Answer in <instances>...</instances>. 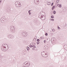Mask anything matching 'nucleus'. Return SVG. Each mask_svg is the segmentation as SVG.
Wrapping results in <instances>:
<instances>
[{
	"mask_svg": "<svg viewBox=\"0 0 67 67\" xmlns=\"http://www.w3.org/2000/svg\"><path fill=\"white\" fill-rule=\"evenodd\" d=\"M41 55L43 57H47L48 56V53H44V51L41 53Z\"/></svg>",
	"mask_w": 67,
	"mask_h": 67,
	"instance_id": "f257e3e1",
	"label": "nucleus"
},
{
	"mask_svg": "<svg viewBox=\"0 0 67 67\" xmlns=\"http://www.w3.org/2000/svg\"><path fill=\"white\" fill-rule=\"evenodd\" d=\"M2 50L4 52H5V48L4 47L3 45H2L1 47Z\"/></svg>",
	"mask_w": 67,
	"mask_h": 67,
	"instance_id": "f03ea898",
	"label": "nucleus"
},
{
	"mask_svg": "<svg viewBox=\"0 0 67 67\" xmlns=\"http://www.w3.org/2000/svg\"><path fill=\"white\" fill-rule=\"evenodd\" d=\"M30 65V62L27 63L26 64H25V66L27 67H29Z\"/></svg>",
	"mask_w": 67,
	"mask_h": 67,
	"instance_id": "7ed1b4c3",
	"label": "nucleus"
},
{
	"mask_svg": "<svg viewBox=\"0 0 67 67\" xmlns=\"http://www.w3.org/2000/svg\"><path fill=\"white\" fill-rule=\"evenodd\" d=\"M38 0H35L34 2L35 4H38Z\"/></svg>",
	"mask_w": 67,
	"mask_h": 67,
	"instance_id": "20e7f679",
	"label": "nucleus"
},
{
	"mask_svg": "<svg viewBox=\"0 0 67 67\" xmlns=\"http://www.w3.org/2000/svg\"><path fill=\"white\" fill-rule=\"evenodd\" d=\"M29 47H31V48L34 47V48H35V47H36L34 45V46H33L31 45H30Z\"/></svg>",
	"mask_w": 67,
	"mask_h": 67,
	"instance_id": "39448f33",
	"label": "nucleus"
},
{
	"mask_svg": "<svg viewBox=\"0 0 67 67\" xmlns=\"http://www.w3.org/2000/svg\"><path fill=\"white\" fill-rule=\"evenodd\" d=\"M3 45L4 46V47H5H5H6L7 46H8V45H7L6 44H3Z\"/></svg>",
	"mask_w": 67,
	"mask_h": 67,
	"instance_id": "423d86ee",
	"label": "nucleus"
},
{
	"mask_svg": "<svg viewBox=\"0 0 67 67\" xmlns=\"http://www.w3.org/2000/svg\"><path fill=\"white\" fill-rule=\"evenodd\" d=\"M5 51H7V50H8V48H9V46H8L6 47H5Z\"/></svg>",
	"mask_w": 67,
	"mask_h": 67,
	"instance_id": "0eeeda50",
	"label": "nucleus"
},
{
	"mask_svg": "<svg viewBox=\"0 0 67 67\" xmlns=\"http://www.w3.org/2000/svg\"><path fill=\"white\" fill-rule=\"evenodd\" d=\"M27 51H29L30 50V48L29 47H27Z\"/></svg>",
	"mask_w": 67,
	"mask_h": 67,
	"instance_id": "6e6552de",
	"label": "nucleus"
},
{
	"mask_svg": "<svg viewBox=\"0 0 67 67\" xmlns=\"http://www.w3.org/2000/svg\"><path fill=\"white\" fill-rule=\"evenodd\" d=\"M17 4H16V6L17 7H20V5L19 4H18V3H17Z\"/></svg>",
	"mask_w": 67,
	"mask_h": 67,
	"instance_id": "1a4fd4ad",
	"label": "nucleus"
},
{
	"mask_svg": "<svg viewBox=\"0 0 67 67\" xmlns=\"http://www.w3.org/2000/svg\"><path fill=\"white\" fill-rule=\"evenodd\" d=\"M47 4L48 5H51V2H48L47 3Z\"/></svg>",
	"mask_w": 67,
	"mask_h": 67,
	"instance_id": "9d476101",
	"label": "nucleus"
},
{
	"mask_svg": "<svg viewBox=\"0 0 67 67\" xmlns=\"http://www.w3.org/2000/svg\"><path fill=\"white\" fill-rule=\"evenodd\" d=\"M58 6L60 8H61L62 7V5H60V4H58Z\"/></svg>",
	"mask_w": 67,
	"mask_h": 67,
	"instance_id": "9b49d317",
	"label": "nucleus"
},
{
	"mask_svg": "<svg viewBox=\"0 0 67 67\" xmlns=\"http://www.w3.org/2000/svg\"><path fill=\"white\" fill-rule=\"evenodd\" d=\"M66 45H64V48H65V49L66 48H67V47H66Z\"/></svg>",
	"mask_w": 67,
	"mask_h": 67,
	"instance_id": "f8f14e48",
	"label": "nucleus"
},
{
	"mask_svg": "<svg viewBox=\"0 0 67 67\" xmlns=\"http://www.w3.org/2000/svg\"><path fill=\"white\" fill-rule=\"evenodd\" d=\"M55 6H53L52 8V10H54V8H55Z\"/></svg>",
	"mask_w": 67,
	"mask_h": 67,
	"instance_id": "ddd939ff",
	"label": "nucleus"
},
{
	"mask_svg": "<svg viewBox=\"0 0 67 67\" xmlns=\"http://www.w3.org/2000/svg\"><path fill=\"white\" fill-rule=\"evenodd\" d=\"M51 43L52 44H53V45L54 44H55V42H51Z\"/></svg>",
	"mask_w": 67,
	"mask_h": 67,
	"instance_id": "4468645a",
	"label": "nucleus"
},
{
	"mask_svg": "<svg viewBox=\"0 0 67 67\" xmlns=\"http://www.w3.org/2000/svg\"><path fill=\"white\" fill-rule=\"evenodd\" d=\"M51 18H52V19H53V18H54V16H51Z\"/></svg>",
	"mask_w": 67,
	"mask_h": 67,
	"instance_id": "2eb2a0df",
	"label": "nucleus"
},
{
	"mask_svg": "<svg viewBox=\"0 0 67 67\" xmlns=\"http://www.w3.org/2000/svg\"><path fill=\"white\" fill-rule=\"evenodd\" d=\"M44 38V36H42L41 37V39H43Z\"/></svg>",
	"mask_w": 67,
	"mask_h": 67,
	"instance_id": "dca6fc26",
	"label": "nucleus"
},
{
	"mask_svg": "<svg viewBox=\"0 0 67 67\" xmlns=\"http://www.w3.org/2000/svg\"><path fill=\"white\" fill-rule=\"evenodd\" d=\"M45 35H46V36H47V35H48V34L47 33H46L45 34Z\"/></svg>",
	"mask_w": 67,
	"mask_h": 67,
	"instance_id": "f3484780",
	"label": "nucleus"
},
{
	"mask_svg": "<svg viewBox=\"0 0 67 67\" xmlns=\"http://www.w3.org/2000/svg\"><path fill=\"white\" fill-rule=\"evenodd\" d=\"M37 42H40V40L39 39H37Z\"/></svg>",
	"mask_w": 67,
	"mask_h": 67,
	"instance_id": "a211bd4d",
	"label": "nucleus"
},
{
	"mask_svg": "<svg viewBox=\"0 0 67 67\" xmlns=\"http://www.w3.org/2000/svg\"><path fill=\"white\" fill-rule=\"evenodd\" d=\"M44 48H45V49H46V48H47V46H44Z\"/></svg>",
	"mask_w": 67,
	"mask_h": 67,
	"instance_id": "6ab92c4d",
	"label": "nucleus"
},
{
	"mask_svg": "<svg viewBox=\"0 0 67 67\" xmlns=\"http://www.w3.org/2000/svg\"><path fill=\"white\" fill-rule=\"evenodd\" d=\"M35 48H34V47H33V48H32V50H34V49H35Z\"/></svg>",
	"mask_w": 67,
	"mask_h": 67,
	"instance_id": "aec40b11",
	"label": "nucleus"
},
{
	"mask_svg": "<svg viewBox=\"0 0 67 67\" xmlns=\"http://www.w3.org/2000/svg\"><path fill=\"white\" fill-rule=\"evenodd\" d=\"M53 13L54 14H55V13H56V12H55V11H54L53 12Z\"/></svg>",
	"mask_w": 67,
	"mask_h": 67,
	"instance_id": "412c9836",
	"label": "nucleus"
},
{
	"mask_svg": "<svg viewBox=\"0 0 67 67\" xmlns=\"http://www.w3.org/2000/svg\"><path fill=\"white\" fill-rule=\"evenodd\" d=\"M52 31H53V32H54V31H55V30H54V29H53L52 30Z\"/></svg>",
	"mask_w": 67,
	"mask_h": 67,
	"instance_id": "4be33fe9",
	"label": "nucleus"
},
{
	"mask_svg": "<svg viewBox=\"0 0 67 67\" xmlns=\"http://www.w3.org/2000/svg\"><path fill=\"white\" fill-rule=\"evenodd\" d=\"M51 20H52V21H54V19H51Z\"/></svg>",
	"mask_w": 67,
	"mask_h": 67,
	"instance_id": "5701e85b",
	"label": "nucleus"
},
{
	"mask_svg": "<svg viewBox=\"0 0 67 67\" xmlns=\"http://www.w3.org/2000/svg\"><path fill=\"white\" fill-rule=\"evenodd\" d=\"M40 42H37V44H39Z\"/></svg>",
	"mask_w": 67,
	"mask_h": 67,
	"instance_id": "b1692460",
	"label": "nucleus"
},
{
	"mask_svg": "<svg viewBox=\"0 0 67 67\" xmlns=\"http://www.w3.org/2000/svg\"><path fill=\"white\" fill-rule=\"evenodd\" d=\"M57 3H58V2H59V1H58V0H57Z\"/></svg>",
	"mask_w": 67,
	"mask_h": 67,
	"instance_id": "393cba45",
	"label": "nucleus"
},
{
	"mask_svg": "<svg viewBox=\"0 0 67 67\" xmlns=\"http://www.w3.org/2000/svg\"><path fill=\"white\" fill-rule=\"evenodd\" d=\"M53 4H54V3H52L51 5L52 6H53Z\"/></svg>",
	"mask_w": 67,
	"mask_h": 67,
	"instance_id": "a878e982",
	"label": "nucleus"
},
{
	"mask_svg": "<svg viewBox=\"0 0 67 67\" xmlns=\"http://www.w3.org/2000/svg\"><path fill=\"white\" fill-rule=\"evenodd\" d=\"M58 30H60V27H58Z\"/></svg>",
	"mask_w": 67,
	"mask_h": 67,
	"instance_id": "bb28decb",
	"label": "nucleus"
},
{
	"mask_svg": "<svg viewBox=\"0 0 67 67\" xmlns=\"http://www.w3.org/2000/svg\"><path fill=\"white\" fill-rule=\"evenodd\" d=\"M29 12V14H31V13L30 12Z\"/></svg>",
	"mask_w": 67,
	"mask_h": 67,
	"instance_id": "cd10ccee",
	"label": "nucleus"
},
{
	"mask_svg": "<svg viewBox=\"0 0 67 67\" xmlns=\"http://www.w3.org/2000/svg\"><path fill=\"white\" fill-rule=\"evenodd\" d=\"M46 41L45 40L44 41V42H45Z\"/></svg>",
	"mask_w": 67,
	"mask_h": 67,
	"instance_id": "c85d7f7f",
	"label": "nucleus"
},
{
	"mask_svg": "<svg viewBox=\"0 0 67 67\" xmlns=\"http://www.w3.org/2000/svg\"><path fill=\"white\" fill-rule=\"evenodd\" d=\"M33 43H34V42H33L32 43V44H33Z\"/></svg>",
	"mask_w": 67,
	"mask_h": 67,
	"instance_id": "c756f323",
	"label": "nucleus"
},
{
	"mask_svg": "<svg viewBox=\"0 0 67 67\" xmlns=\"http://www.w3.org/2000/svg\"><path fill=\"white\" fill-rule=\"evenodd\" d=\"M30 10L29 11V12H30Z\"/></svg>",
	"mask_w": 67,
	"mask_h": 67,
	"instance_id": "7c9ffc66",
	"label": "nucleus"
},
{
	"mask_svg": "<svg viewBox=\"0 0 67 67\" xmlns=\"http://www.w3.org/2000/svg\"><path fill=\"white\" fill-rule=\"evenodd\" d=\"M44 43H45L46 42H44Z\"/></svg>",
	"mask_w": 67,
	"mask_h": 67,
	"instance_id": "2f4dec72",
	"label": "nucleus"
},
{
	"mask_svg": "<svg viewBox=\"0 0 67 67\" xmlns=\"http://www.w3.org/2000/svg\"><path fill=\"white\" fill-rule=\"evenodd\" d=\"M53 67V66H52V67Z\"/></svg>",
	"mask_w": 67,
	"mask_h": 67,
	"instance_id": "473e14b6",
	"label": "nucleus"
}]
</instances>
